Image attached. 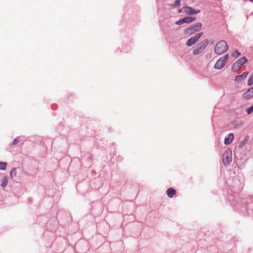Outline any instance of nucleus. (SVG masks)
I'll use <instances>...</instances> for the list:
<instances>
[{
	"label": "nucleus",
	"mask_w": 253,
	"mask_h": 253,
	"mask_svg": "<svg viewBox=\"0 0 253 253\" xmlns=\"http://www.w3.org/2000/svg\"><path fill=\"white\" fill-rule=\"evenodd\" d=\"M228 46L225 41H220L217 42L214 47V52L216 54L220 55L228 50Z\"/></svg>",
	"instance_id": "nucleus-1"
},
{
	"label": "nucleus",
	"mask_w": 253,
	"mask_h": 253,
	"mask_svg": "<svg viewBox=\"0 0 253 253\" xmlns=\"http://www.w3.org/2000/svg\"><path fill=\"white\" fill-rule=\"evenodd\" d=\"M208 43L209 42L207 39H205L201 41L193 49V54L194 55H197L201 53L207 46Z\"/></svg>",
	"instance_id": "nucleus-2"
},
{
	"label": "nucleus",
	"mask_w": 253,
	"mask_h": 253,
	"mask_svg": "<svg viewBox=\"0 0 253 253\" xmlns=\"http://www.w3.org/2000/svg\"><path fill=\"white\" fill-rule=\"evenodd\" d=\"M202 27L201 23H198L192 25L190 27L186 28L184 31V34L186 35H191L195 32L199 31Z\"/></svg>",
	"instance_id": "nucleus-3"
},
{
	"label": "nucleus",
	"mask_w": 253,
	"mask_h": 253,
	"mask_svg": "<svg viewBox=\"0 0 253 253\" xmlns=\"http://www.w3.org/2000/svg\"><path fill=\"white\" fill-rule=\"evenodd\" d=\"M229 57V54H226L225 55L220 57L215 63L214 67L216 69H221L225 65L227 60Z\"/></svg>",
	"instance_id": "nucleus-4"
},
{
	"label": "nucleus",
	"mask_w": 253,
	"mask_h": 253,
	"mask_svg": "<svg viewBox=\"0 0 253 253\" xmlns=\"http://www.w3.org/2000/svg\"><path fill=\"white\" fill-rule=\"evenodd\" d=\"M232 160V151L230 149L227 150L223 156V163L224 165H228Z\"/></svg>",
	"instance_id": "nucleus-5"
},
{
	"label": "nucleus",
	"mask_w": 253,
	"mask_h": 253,
	"mask_svg": "<svg viewBox=\"0 0 253 253\" xmlns=\"http://www.w3.org/2000/svg\"><path fill=\"white\" fill-rule=\"evenodd\" d=\"M203 33H199L191 37L186 42L187 46H191L193 45L199 40V39L203 36Z\"/></svg>",
	"instance_id": "nucleus-6"
},
{
	"label": "nucleus",
	"mask_w": 253,
	"mask_h": 253,
	"mask_svg": "<svg viewBox=\"0 0 253 253\" xmlns=\"http://www.w3.org/2000/svg\"><path fill=\"white\" fill-rule=\"evenodd\" d=\"M243 98L248 100L253 97V86L249 88L243 94Z\"/></svg>",
	"instance_id": "nucleus-7"
},
{
	"label": "nucleus",
	"mask_w": 253,
	"mask_h": 253,
	"mask_svg": "<svg viewBox=\"0 0 253 253\" xmlns=\"http://www.w3.org/2000/svg\"><path fill=\"white\" fill-rule=\"evenodd\" d=\"M183 11L185 12L187 14L192 15L196 13H198L200 12V10H195V9L192 8L188 6H184L182 7Z\"/></svg>",
	"instance_id": "nucleus-8"
},
{
	"label": "nucleus",
	"mask_w": 253,
	"mask_h": 253,
	"mask_svg": "<svg viewBox=\"0 0 253 253\" xmlns=\"http://www.w3.org/2000/svg\"><path fill=\"white\" fill-rule=\"evenodd\" d=\"M248 74L249 73L248 72H245L242 75L236 76L235 81L237 82H240L242 81L245 80L247 78Z\"/></svg>",
	"instance_id": "nucleus-9"
},
{
	"label": "nucleus",
	"mask_w": 253,
	"mask_h": 253,
	"mask_svg": "<svg viewBox=\"0 0 253 253\" xmlns=\"http://www.w3.org/2000/svg\"><path fill=\"white\" fill-rule=\"evenodd\" d=\"M234 135L233 133H230L227 137L224 139V143L226 145L230 144L233 140Z\"/></svg>",
	"instance_id": "nucleus-10"
},
{
	"label": "nucleus",
	"mask_w": 253,
	"mask_h": 253,
	"mask_svg": "<svg viewBox=\"0 0 253 253\" xmlns=\"http://www.w3.org/2000/svg\"><path fill=\"white\" fill-rule=\"evenodd\" d=\"M176 190L172 188L168 189L167 191V195L169 198H172L176 194Z\"/></svg>",
	"instance_id": "nucleus-11"
},
{
	"label": "nucleus",
	"mask_w": 253,
	"mask_h": 253,
	"mask_svg": "<svg viewBox=\"0 0 253 253\" xmlns=\"http://www.w3.org/2000/svg\"><path fill=\"white\" fill-rule=\"evenodd\" d=\"M248 62V59L245 57L240 58L238 61L235 62L241 67L242 65Z\"/></svg>",
	"instance_id": "nucleus-12"
},
{
	"label": "nucleus",
	"mask_w": 253,
	"mask_h": 253,
	"mask_svg": "<svg viewBox=\"0 0 253 253\" xmlns=\"http://www.w3.org/2000/svg\"><path fill=\"white\" fill-rule=\"evenodd\" d=\"M183 19V21H184V23H191L192 22L195 21L196 19V18L195 17H186Z\"/></svg>",
	"instance_id": "nucleus-13"
},
{
	"label": "nucleus",
	"mask_w": 253,
	"mask_h": 253,
	"mask_svg": "<svg viewBox=\"0 0 253 253\" xmlns=\"http://www.w3.org/2000/svg\"><path fill=\"white\" fill-rule=\"evenodd\" d=\"M241 68V67L239 66L236 63H234L232 66V70L234 72H236L238 71Z\"/></svg>",
	"instance_id": "nucleus-14"
},
{
	"label": "nucleus",
	"mask_w": 253,
	"mask_h": 253,
	"mask_svg": "<svg viewBox=\"0 0 253 253\" xmlns=\"http://www.w3.org/2000/svg\"><path fill=\"white\" fill-rule=\"evenodd\" d=\"M1 186L3 187H4L6 186L7 184V178L5 176H4L2 178L1 180Z\"/></svg>",
	"instance_id": "nucleus-15"
},
{
	"label": "nucleus",
	"mask_w": 253,
	"mask_h": 253,
	"mask_svg": "<svg viewBox=\"0 0 253 253\" xmlns=\"http://www.w3.org/2000/svg\"><path fill=\"white\" fill-rule=\"evenodd\" d=\"M253 84V73L250 76L248 81V85L250 86Z\"/></svg>",
	"instance_id": "nucleus-16"
},
{
	"label": "nucleus",
	"mask_w": 253,
	"mask_h": 253,
	"mask_svg": "<svg viewBox=\"0 0 253 253\" xmlns=\"http://www.w3.org/2000/svg\"><path fill=\"white\" fill-rule=\"evenodd\" d=\"M7 163L5 162H0V169L5 170L6 169Z\"/></svg>",
	"instance_id": "nucleus-17"
},
{
	"label": "nucleus",
	"mask_w": 253,
	"mask_h": 253,
	"mask_svg": "<svg viewBox=\"0 0 253 253\" xmlns=\"http://www.w3.org/2000/svg\"><path fill=\"white\" fill-rule=\"evenodd\" d=\"M240 55H241L240 53L237 50H235L231 54V55L233 57H235V58L238 57Z\"/></svg>",
	"instance_id": "nucleus-18"
},
{
	"label": "nucleus",
	"mask_w": 253,
	"mask_h": 253,
	"mask_svg": "<svg viewBox=\"0 0 253 253\" xmlns=\"http://www.w3.org/2000/svg\"><path fill=\"white\" fill-rule=\"evenodd\" d=\"M16 169L15 168L12 169L10 171V176H11V178L16 176Z\"/></svg>",
	"instance_id": "nucleus-19"
},
{
	"label": "nucleus",
	"mask_w": 253,
	"mask_h": 253,
	"mask_svg": "<svg viewBox=\"0 0 253 253\" xmlns=\"http://www.w3.org/2000/svg\"><path fill=\"white\" fill-rule=\"evenodd\" d=\"M247 113L248 114H251L252 112H253V105L247 109L246 110Z\"/></svg>",
	"instance_id": "nucleus-20"
},
{
	"label": "nucleus",
	"mask_w": 253,
	"mask_h": 253,
	"mask_svg": "<svg viewBox=\"0 0 253 253\" xmlns=\"http://www.w3.org/2000/svg\"><path fill=\"white\" fill-rule=\"evenodd\" d=\"M175 23L176 25H181V24L184 23L183 19H180L179 20L176 21Z\"/></svg>",
	"instance_id": "nucleus-21"
},
{
	"label": "nucleus",
	"mask_w": 253,
	"mask_h": 253,
	"mask_svg": "<svg viewBox=\"0 0 253 253\" xmlns=\"http://www.w3.org/2000/svg\"><path fill=\"white\" fill-rule=\"evenodd\" d=\"M180 4V0H176L174 3L173 4V6H179Z\"/></svg>",
	"instance_id": "nucleus-22"
},
{
	"label": "nucleus",
	"mask_w": 253,
	"mask_h": 253,
	"mask_svg": "<svg viewBox=\"0 0 253 253\" xmlns=\"http://www.w3.org/2000/svg\"><path fill=\"white\" fill-rule=\"evenodd\" d=\"M17 143H18V140H17L16 139H14V140L13 141V142H12V143H13V144H17Z\"/></svg>",
	"instance_id": "nucleus-23"
},
{
	"label": "nucleus",
	"mask_w": 253,
	"mask_h": 253,
	"mask_svg": "<svg viewBox=\"0 0 253 253\" xmlns=\"http://www.w3.org/2000/svg\"><path fill=\"white\" fill-rule=\"evenodd\" d=\"M183 10L182 8L181 9L179 10V13H180Z\"/></svg>",
	"instance_id": "nucleus-24"
},
{
	"label": "nucleus",
	"mask_w": 253,
	"mask_h": 253,
	"mask_svg": "<svg viewBox=\"0 0 253 253\" xmlns=\"http://www.w3.org/2000/svg\"><path fill=\"white\" fill-rule=\"evenodd\" d=\"M251 1H253V0H250Z\"/></svg>",
	"instance_id": "nucleus-25"
}]
</instances>
